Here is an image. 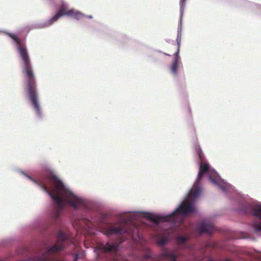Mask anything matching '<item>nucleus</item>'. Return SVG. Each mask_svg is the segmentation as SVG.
<instances>
[{"label": "nucleus", "mask_w": 261, "mask_h": 261, "mask_svg": "<svg viewBox=\"0 0 261 261\" xmlns=\"http://www.w3.org/2000/svg\"><path fill=\"white\" fill-rule=\"evenodd\" d=\"M195 151L201 160L197 178L186 199L174 211L167 215L156 214L140 210L124 211L117 216L119 223H122L124 225L128 223L139 220L142 217L155 224L170 221L180 222L183 217L188 214H193L196 211V202L202 194V189L199 184L200 181L207 179L223 192H226L230 189L231 186L222 179L215 170L211 169L207 163L202 161L203 154L199 146L195 147Z\"/></svg>", "instance_id": "1"}, {"label": "nucleus", "mask_w": 261, "mask_h": 261, "mask_svg": "<svg viewBox=\"0 0 261 261\" xmlns=\"http://www.w3.org/2000/svg\"><path fill=\"white\" fill-rule=\"evenodd\" d=\"M19 172L38 185L51 198L55 205L53 218L57 220L65 206L73 210L88 212L91 209V202L88 199L77 194L53 173L37 180L31 178L23 171Z\"/></svg>", "instance_id": "2"}, {"label": "nucleus", "mask_w": 261, "mask_h": 261, "mask_svg": "<svg viewBox=\"0 0 261 261\" xmlns=\"http://www.w3.org/2000/svg\"><path fill=\"white\" fill-rule=\"evenodd\" d=\"M8 35L16 43V49L21 60V67L22 72L26 76L27 89L33 109L36 115L38 117H41L42 116V113L36 92L34 74L27 47L22 41L17 38L14 34L8 33Z\"/></svg>", "instance_id": "3"}, {"label": "nucleus", "mask_w": 261, "mask_h": 261, "mask_svg": "<svg viewBox=\"0 0 261 261\" xmlns=\"http://www.w3.org/2000/svg\"><path fill=\"white\" fill-rule=\"evenodd\" d=\"M72 242L70 238L62 232H59L57 236L56 244L46 248L45 251L37 255L35 258L36 261H55L52 254L62 250L66 244Z\"/></svg>", "instance_id": "4"}, {"label": "nucleus", "mask_w": 261, "mask_h": 261, "mask_svg": "<svg viewBox=\"0 0 261 261\" xmlns=\"http://www.w3.org/2000/svg\"><path fill=\"white\" fill-rule=\"evenodd\" d=\"M99 225V220L97 219L91 218L89 219L83 215L75 220L73 224V227L79 231H85L89 233H94L92 227H97Z\"/></svg>", "instance_id": "5"}, {"label": "nucleus", "mask_w": 261, "mask_h": 261, "mask_svg": "<svg viewBox=\"0 0 261 261\" xmlns=\"http://www.w3.org/2000/svg\"><path fill=\"white\" fill-rule=\"evenodd\" d=\"M126 224H123L122 223H119L117 224H105L99 226L100 231L105 235L110 237L115 234L125 233L127 231L125 228Z\"/></svg>", "instance_id": "6"}, {"label": "nucleus", "mask_w": 261, "mask_h": 261, "mask_svg": "<svg viewBox=\"0 0 261 261\" xmlns=\"http://www.w3.org/2000/svg\"><path fill=\"white\" fill-rule=\"evenodd\" d=\"M69 10L68 4L65 2H62L60 9L52 17L41 23L40 24V27L45 28L51 25L54 22H56L62 16H67V14H64L68 12Z\"/></svg>", "instance_id": "7"}, {"label": "nucleus", "mask_w": 261, "mask_h": 261, "mask_svg": "<svg viewBox=\"0 0 261 261\" xmlns=\"http://www.w3.org/2000/svg\"><path fill=\"white\" fill-rule=\"evenodd\" d=\"M173 227L164 228V232L160 233L155 236L156 244L160 246L166 245L170 240V235L174 232Z\"/></svg>", "instance_id": "8"}, {"label": "nucleus", "mask_w": 261, "mask_h": 261, "mask_svg": "<svg viewBox=\"0 0 261 261\" xmlns=\"http://www.w3.org/2000/svg\"><path fill=\"white\" fill-rule=\"evenodd\" d=\"M179 255L177 250H170L165 248L162 250V253L156 257V259L160 261L163 258H165L169 261H176V259Z\"/></svg>", "instance_id": "9"}, {"label": "nucleus", "mask_w": 261, "mask_h": 261, "mask_svg": "<svg viewBox=\"0 0 261 261\" xmlns=\"http://www.w3.org/2000/svg\"><path fill=\"white\" fill-rule=\"evenodd\" d=\"M118 245L116 244H110L109 243L103 244L102 243H98L96 247L94 248V252L97 255L99 252H108L111 251H116L117 250Z\"/></svg>", "instance_id": "10"}, {"label": "nucleus", "mask_w": 261, "mask_h": 261, "mask_svg": "<svg viewBox=\"0 0 261 261\" xmlns=\"http://www.w3.org/2000/svg\"><path fill=\"white\" fill-rule=\"evenodd\" d=\"M64 14H67V16L76 20H81L86 17L85 15L74 9H70L68 12H67Z\"/></svg>", "instance_id": "11"}, {"label": "nucleus", "mask_w": 261, "mask_h": 261, "mask_svg": "<svg viewBox=\"0 0 261 261\" xmlns=\"http://www.w3.org/2000/svg\"><path fill=\"white\" fill-rule=\"evenodd\" d=\"M214 230L213 225L210 222H202L199 225V231L200 233H211Z\"/></svg>", "instance_id": "12"}, {"label": "nucleus", "mask_w": 261, "mask_h": 261, "mask_svg": "<svg viewBox=\"0 0 261 261\" xmlns=\"http://www.w3.org/2000/svg\"><path fill=\"white\" fill-rule=\"evenodd\" d=\"M181 66V62L172 61L170 66V71L174 77L178 76V71Z\"/></svg>", "instance_id": "13"}, {"label": "nucleus", "mask_w": 261, "mask_h": 261, "mask_svg": "<svg viewBox=\"0 0 261 261\" xmlns=\"http://www.w3.org/2000/svg\"><path fill=\"white\" fill-rule=\"evenodd\" d=\"M253 213L254 216L261 219V203H257L255 205Z\"/></svg>", "instance_id": "14"}, {"label": "nucleus", "mask_w": 261, "mask_h": 261, "mask_svg": "<svg viewBox=\"0 0 261 261\" xmlns=\"http://www.w3.org/2000/svg\"><path fill=\"white\" fill-rule=\"evenodd\" d=\"M189 235L186 234L183 236H177L176 238V240L178 244L181 245L184 244L189 239Z\"/></svg>", "instance_id": "15"}, {"label": "nucleus", "mask_w": 261, "mask_h": 261, "mask_svg": "<svg viewBox=\"0 0 261 261\" xmlns=\"http://www.w3.org/2000/svg\"><path fill=\"white\" fill-rule=\"evenodd\" d=\"M186 0H180V21H181L182 15L184 12V9L186 6Z\"/></svg>", "instance_id": "16"}, {"label": "nucleus", "mask_w": 261, "mask_h": 261, "mask_svg": "<svg viewBox=\"0 0 261 261\" xmlns=\"http://www.w3.org/2000/svg\"><path fill=\"white\" fill-rule=\"evenodd\" d=\"M174 59L173 61L181 62L180 58L179 57V49L177 48V51L174 54Z\"/></svg>", "instance_id": "17"}, {"label": "nucleus", "mask_w": 261, "mask_h": 261, "mask_svg": "<svg viewBox=\"0 0 261 261\" xmlns=\"http://www.w3.org/2000/svg\"><path fill=\"white\" fill-rule=\"evenodd\" d=\"M174 59L173 61L181 62L180 58L179 57V49L177 48V51L174 54Z\"/></svg>", "instance_id": "18"}, {"label": "nucleus", "mask_w": 261, "mask_h": 261, "mask_svg": "<svg viewBox=\"0 0 261 261\" xmlns=\"http://www.w3.org/2000/svg\"><path fill=\"white\" fill-rule=\"evenodd\" d=\"M181 42V30L178 31V34L177 37V48L179 49L180 45Z\"/></svg>", "instance_id": "19"}, {"label": "nucleus", "mask_w": 261, "mask_h": 261, "mask_svg": "<svg viewBox=\"0 0 261 261\" xmlns=\"http://www.w3.org/2000/svg\"><path fill=\"white\" fill-rule=\"evenodd\" d=\"M253 227L255 231L257 232L261 230V223H255L253 225Z\"/></svg>", "instance_id": "20"}, {"label": "nucleus", "mask_w": 261, "mask_h": 261, "mask_svg": "<svg viewBox=\"0 0 261 261\" xmlns=\"http://www.w3.org/2000/svg\"><path fill=\"white\" fill-rule=\"evenodd\" d=\"M79 256H80L79 254H76L74 258V261H76L77 259L79 258Z\"/></svg>", "instance_id": "21"}, {"label": "nucleus", "mask_w": 261, "mask_h": 261, "mask_svg": "<svg viewBox=\"0 0 261 261\" xmlns=\"http://www.w3.org/2000/svg\"><path fill=\"white\" fill-rule=\"evenodd\" d=\"M209 261H215V260H213L212 259H209ZM225 261H231V260L229 259H227Z\"/></svg>", "instance_id": "22"}, {"label": "nucleus", "mask_w": 261, "mask_h": 261, "mask_svg": "<svg viewBox=\"0 0 261 261\" xmlns=\"http://www.w3.org/2000/svg\"><path fill=\"white\" fill-rule=\"evenodd\" d=\"M88 17L89 18H92V15H89V16H88Z\"/></svg>", "instance_id": "23"}, {"label": "nucleus", "mask_w": 261, "mask_h": 261, "mask_svg": "<svg viewBox=\"0 0 261 261\" xmlns=\"http://www.w3.org/2000/svg\"><path fill=\"white\" fill-rule=\"evenodd\" d=\"M133 239H135V241H136V242L137 241L136 240V239H135V238H134V236L133 235Z\"/></svg>", "instance_id": "24"}, {"label": "nucleus", "mask_w": 261, "mask_h": 261, "mask_svg": "<svg viewBox=\"0 0 261 261\" xmlns=\"http://www.w3.org/2000/svg\"><path fill=\"white\" fill-rule=\"evenodd\" d=\"M145 257L146 258H148V257H149V255H146V256H145Z\"/></svg>", "instance_id": "25"}, {"label": "nucleus", "mask_w": 261, "mask_h": 261, "mask_svg": "<svg viewBox=\"0 0 261 261\" xmlns=\"http://www.w3.org/2000/svg\"><path fill=\"white\" fill-rule=\"evenodd\" d=\"M135 231H136V232H138V229H135Z\"/></svg>", "instance_id": "26"}, {"label": "nucleus", "mask_w": 261, "mask_h": 261, "mask_svg": "<svg viewBox=\"0 0 261 261\" xmlns=\"http://www.w3.org/2000/svg\"><path fill=\"white\" fill-rule=\"evenodd\" d=\"M178 231H179V230H178ZM178 233L179 234H181V232H178Z\"/></svg>", "instance_id": "27"}, {"label": "nucleus", "mask_w": 261, "mask_h": 261, "mask_svg": "<svg viewBox=\"0 0 261 261\" xmlns=\"http://www.w3.org/2000/svg\"><path fill=\"white\" fill-rule=\"evenodd\" d=\"M139 239H140V236H138Z\"/></svg>", "instance_id": "28"}, {"label": "nucleus", "mask_w": 261, "mask_h": 261, "mask_svg": "<svg viewBox=\"0 0 261 261\" xmlns=\"http://www.w3.org/2000/svg\"><path fill=\"white\" fill-rule=\"evenodd\" d=\"M260 9H261V7H260Z\"/></svg>", "instance_id": "29"}]
</instances>
